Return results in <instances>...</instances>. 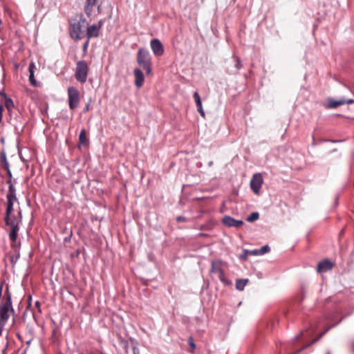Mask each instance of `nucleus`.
Instances as JSON below:
<instances>
[{
    "instance_id": "nucleus-1",
    "label": "nucleus",
    "mask_w": 354,
    "mask_h": 354,
    "mask_svg": "<svg viewBox=\"0 0 354 354\" xmlns=\"http://www.w3.org/2000/svg\"><path fill=\"white\" fill-rule=\"evenodd\" d=\"M103 0H86L84 12L91 19H95L102 12Z\"/></svg>"
},
{
    "instance_id": "nucleus-39",
    "label": "nucleus",
    "mask_w": 354,
    "mask_h": 354,
    "mask_svg": "<svg viewBox=\"0 0 354 354\" xmlns=\"http://www.w3.org/2000/svg\"><path fill=\"white\" fill-rule=\"evenodd\" d=\"M39 305H40V304H39V301H36V302H35V306H36L39 307Z\"/></svg>"
},
{
    "instance_id": "nucleus-7",
    "label": "nucleus",
    "mask_w": 354,
    "mask_h": 354,
    "mask_svg": "<svg viewBox=\"0 0 354 354\" xmlns=\"http://www.w3.org/2000/svg\"><path fill=\"white\" fill-rule=\"evenodd\" d=\"M21 222V220H19L17 222H15L14 221H9V224L8 225H10L9 239L11 241V248L21 247V241H17L18 232L20 228Z\"/></svg>"
},
{
    "instance_id": "nucleus-42",
    "label": "nucleus",
    "mask_w": 354,
    "mask_h": 354,
    "mask_svg": "<svg viewBox=\"0 0 354 354\" xmlns=\"http://www.w3.org/2000/svg\"><path fill=\"white\" fill-rule=\"evenodd\" d=\"M327 354H330V352L328 351V352L327 353Z\"/></svg>"
},
{
    "instance_id": "nucleus-37",
    "label": "nucleus",
    "mask_w": 354,
    "mask_h": 354,
    "mask_svg": "<svg viewBox=\"0 0 354 354\" xmlns=\"http://www.w3.org/2000/svg\"><path fill=\"white\" fill-rule=\"evenodd\" d=\"M71 236H72V232H70V235H69V236H68V238H65L64 241H65L66 242L69 241L71 240Z\"/></svg>"
},
{
    "instance_id": "nucleus-15",
    "label": "nucleus",
    "mask_w": 354,
    "mask_h": 354,
    "mask_svg": "<svg viewBox=\"0 0 354 354\" xmlns=\"http://www.w3.org/2000/svg\"><path fill=\"white\" fill-rule=\"evenodd\" d=\"M133 73L135 76V84L138 88H140L145 81L144 74L138 68H134Z\"/></svg>"
},
{
    "instance_id": "nucleus-10",
    "label": "nucleus",
    "mask_w": 354,
    "mask_h": 354,
    "mask_svg": "<svg viewBox=\"0 0 354 354\" xmlns=\"http://www.w3.org/2000/svg\"><path fill=\"white\" fill-rule=\"evenodd\" d=\"M263 182V180L261 174H255L253 175L250 180V188L254 194H259Z\"/></svg>"
},
{
    "instance_id": "nucleus-19",
    "label": "nucleus",
    "mask_w": 354,
    "mask_h": 354,
    "mask_svg": "<svg viewBox=\"0 0 354 354\" xmlns=\"http://www.w3.org/2000/svg\"><path fill=\"white\" fill-rule=\"evenodd\" d=\"M1 162L2 167L6 170H8V168H10L9 163L7 160L6 154L4 151H2L1 153Z\"/></svg>"
},
{
    "instance_id": "nucleus-8",
    "label": "nucleus",
    "mask_w": 354,
    "mask_h": 354,
    "mask_svg": "<svg viewBox=\"0 0 354 354\" xmlns=\"http://www.w3.org/2000/svg\"><path fill=\"white\" fill-rule=\"evenodd\" d=\"M68 95L69 108L73 110L76 109L79 104L80 93L76 88L71 86L68 88Z\"/></svg>"
},
{
    "instance_id": "nucleus-12",
    "label": "nucleus",
    "mask_w": 354,
    "mask_h": 354,
    "mask_svg": "<svg viewBox=\"0 0 354 354\" xmlns=\"http://www.w3.org/2000/svg\"><path fill=\"white\" fill-rule=\"evenodd\" d=\"M354 103V100L349 99L345 100L344 98L340 99L339 100H335L333 98H328V104L326 105L327 108L329 109H335L339 106L344 105L345 104H351Z\"/></svg>"
},
{
    "instance_id": "nucleus-34",
    "label": "nucleus",
    "mask_w": 354,
    "mask_h": 354,
    "mask_svg": "<svg viewBox=\"0 0 354 354\" xmlns=\"http://www.w3.org/2000/svg\"><path fill=\"white\" fill-rule=\"evenodd\" d=\"M6 93L4 92L3 88H0V95L4 97L6 95Z\"/></svg>"
},
{
    "instance_id": "nucleus-40",
    "label": "nucleus",
    "mask_w": 354,
    "mask_h": 354,
    "mask_svg": "<svg viewBox=\"0 0 354 354\" xmlns=\"http://www.w3.org/2000/svg\"><path fill=\"white\" fill-rule=\"evenodd\" d=\"M15 69H18V68H19V64H15Z\"/></svg>"
},
{
    "instance_id": "nucleus-38",
    "label": "nucleus",
    "mask_w": 354,
    "mask_h": 354,
    "mask_svg": "<svg viewBox=\"0 0 354 354\" xmlns=\"http://www.w3.org/2000/svg\"><path fill=\"white\" fill-rule=\"evenodd\" d=\"M189 344H190V346H191L192 347L195 348V344H194V343L193 342V341H192V339H190Z\"/></svg>"
},
{
    "instance_id": "nucleus-11",
    "label": "nucleus",
    "mask_w": 354,
    "mask_h": 354,
    "mask_svg": "<svg viewBox=\"0 0 354 354\" xmlns=\"http://www.w3.org/2000/svg\"><path fill=\"white\" fill-rule=\"evenodd\" d=\"M150 47L154 55L162 56L164 53V47L158 39H153L150 42Z\"/></svg>"
},
{
    "instance_id": "nucleus-9",
    "label": "nucleus",
    "mask_w": 354,
    "mask_h": 354,
    "mask_svg": "<svg viewBox=\"0 0 354 354\" xmlns=\"http://www.w3.org/2000/svg\"><path fill=\"white\" fill-rule=\"evenodd\" d=\"M210 272L212 274H217L220 281L224 284H230L228 281L225 279L224 270L221 266V262L212 261L211 263Z\"/></svg>"
},
{
    "instance_id": "nucleus-18",
    "label": "nucleus",
    "mask_w": 354,
    "mask_h": 354,
    "mask_svg": "<svg viewBox=\"0 0 354 354\" xmlns=\"http://www.w3.org/2000/svg\"><path fill=\"white\" fill-rule=\"evenodd\" d=\"M3 97L5 99V106L6 109L8 111H11L15 107V104L12 100L8 97L7 95H6Z\"/></svg>"
},
{
    "instance_id": "nucleus-4",
    "label": "nucleus",
    "mask_w": 354,
    "mask_h": 354,
    "mask_svg": "<svg viewBox=\"0 0 354 354\" xmlns=\"http://www.w3.org/2000/svg\"><path fill=\"white\" fill-rule=\"evenodd\" d=\"M88 25L86 19L82 17L79 20H74L70 24L71 37L75 40H80L84 37L82 28Z\"/></svg>"
},
{
    "instance_id": "nucleus-32",
    "label": "nucleus",
    "mask_w": 354,
    "mask_h": 354,
    "mask_svg": "<svg viewBox=\"0 0 354 354\" xmlns=\"http://www.w3.org/2000/svg\"><path fill=\"white\" fill-rule=\"evenodd\" d=\"M98 28L101 29L103 26V21L100 19L97 24H95Z\"/></svg>"
},
{
    "instance_id": "nucleus-29",
    "label": "nucleus",
    "mask_w": 354,
    "mask_h": 354,
    "mask_svg": "<svg viewBox=\"0 0 354 354\" xmlns=\"http://www.w3.org/2000/svg\"><path fill=\"white\" fill-rule=\"evenodd\" d=\"M176 220L178 222H185L187 221V218H185V216H178Z\"/></svg>"
},
{
    "instance_id": "nucleus-20",
    "label": "nucleus",
    "mask_w": 354,
    "mask_h": 354,
    "mask_svg": "<svg viewBox=\"0 0 354 354\" xmlns=\"http://www.w3.org/2000/svg\"><path fill=\"white\" fill-rule=\"evenodd\" d=\"M248 281V279H237L236 281V288L239 290H243Z\"/></svg>"
},
{
    "instance_id": "nucleus-41",
    "label": "nucleus",
    "mask_w": 354,
    "mask_h": 354,
    "mask_svg": "<svg viewBox=\"0 0 354 354\" xmlns=\"http://www.w3.org/2000/svg\"><path fill=\"white\" fill-rule=\"evenodd\" d=\"M6 346H8V342L6 343ZM6 347H7V346H6ZM6 349V348H5L3 350V353H5Z\"/></svg>"
},
{
    "instance_id": "nucleus-36",
    "label": "nucleus",
    "mask_w": 354,
    "mask_h": 354,
    "mask_svg": "<svg viewBox=\"0 0 354 354\" xmlns=\"http://www.w3.org/2000/svg\"><path fill=\"white\" fill-rule=\"evenodd\" d=\"M89 108H90V104L88 103L84 107V112H85V113L87 112L89 110Z\"/></svg>"
},
{
    "instance_id": "nucleus-6",
    "label": "nucleus",
    "mask_w": 354,
    "mask_h": 354,
    "mask_svg": "<svg viewBox=\"0 0 354 354\" xmlns=\"http://www.w3.org/2000/svg\"><path fill=\"white\" fill-rule=\"evenodd\" d=\"M88 74V66L87 63L84 61H78L77 62L75 77L77 81L80 83H85L87 80Z\"/></svg>"
},
{
    "instance_id": "nucleus-24",
    "label": "nucleus",
    "mask_w": 354,
    "mask_h": 354,
    "mask_svg": "<svg viewBox=\"0 0 354 354\" xmlns=\"http://www.w3.org/2000/svg\"><path fill=\"white\" fill-rule=\"evenodd\" d=\"M259 217V214L258 212H252L250 214V216L247 218V221L252 222L257 221Z\"/></svg>"
},
{
    "instance_id": "nucleus-21",
    "label": "nucleus",
    "mask_w": 354,
    "mask_h": 354,
    "mask_svg": "<svg viewBox=\"0 0 354 354\" xmlns=\"http://www.w3.org/2000/svg\"><path fill=\"white\" fill-rule=\"evenodd\" d=\"M79 140H80V143L82 145H84L88 142V140L86 138V131L84 129H82L80 131V133L79 136Z\"/></svg>"
},
{
    "instance_id": "nucleus-26",
    "label": "nucleus",
    "mask_w": 354,
    "mask_h": 354,
    "mask_svg": "<svg viewBox=\"0 0 354 354\" xmlns=\"http://www.w3.org/2000/svg\"><path fill=\"white\" fill-rule=\"evenodd\" d=\"M270 247L268 245H266L259 249L260 252H259V254H261V255H263V254L270 252Z\"/></svg>"
},
{
    "instance_id": "nucleus-17",
    "label": "nucleus",
    "mask_w": 354,
    "mask_h": 354,
    "mask_svg": "<svg viewBox=\"0 0 354 354\" xmlns=\"http://www.w3.org/2000/svg\"><path fill=\"white\" fill-rule=\"evenodd\" d=\"M11 248L13 250L14 254H12L10 257V261H11L12 264L15 265L17 262L18 259L20 257V252H19L20 247Z\"/></svg>"
},
{
    "instance_id": "nucleus-35",
    "label": "nucleus",
    "mask_w": 354,
    "mask_h": 354,
    "mask_svg": "<svg viewBox=\"0 0 354 354\" xmlns=\"http://www.w3.org/2000/svg\"><path fill=\"white\" fill-rule=\"evenodd\" d=\"M6 171H7L8 176L9 178H10L9 180H11V178H12V173H11V171H10V168H8V170H6Z\"/></svg>"
},
{
    "instance_id": "nucleus-28",
    "label": "nucleus",
    "mask_w": 354,
    "mask_h": 354,
    "mask_svg": "<svg viewBox=\"0 0 354 354\" xmlns=\"http://www.w3.org/2000/svg\"><path fill=\"white\" fill-rule=\"evenodd\" d=\"M234 58L235 61L236 62V63L235 64V67L236 68L237 70H239L243 66V65L241 62V60L238 57H234Z\"/></svg>"
},
{
    "instance_id": "nucleus-13",
    "label": "nucleus",
    "mask_w": 354,
    "mask_h": 354,
    "mask_svg": "<svg viewBox=\"0 0 354 354\" xmlns=\"http://www.w3.org/2000/svg\"><path fill=\"white\" fill-rule=\"evenodd\" d=\"M334 266V263L328 259H325L317 264V272H326L331 270Z\"/></svg>"
},
{
    "instance_id": "nucleus-5",
    "label": "nucleus",
    "mask_w": 354,
    "mask_h": 354,
    "mask_svg": "<svg viewBox=\"0 0 354 354\" xmlns=\"http://www.w3.org/2000/svg\"><path fill=\"white\" fill-rule=\"evenodd\" d=\"M10 311L14 312L10 295L0 306V331L2 330L9 319Z\"/></svg>"
},
{
    "instance_id": "nucleus-2",
    "label": "nucleus",
    "mask_w": 354,
    "mask_h": 354,
    "mask_svg": "<svg viewBox=\"0 0 354 354\" xmlns=\"http://www.w3.org/2000/svg\"><path fill=\"white\" fill-rule=\"evenodd\" d=\"M7 183L8 185V192L6 196L7 203L5 217L6 225L9 224V216L13 211L14 203L17 201L16 189L15 188L12 180H8Z\"/></svg>"
},
{
    "instance_id": "nucleus-3",
    "label": "nucleus",
    "mask_w": 354,
    "mask_h": 354,
    "mask_svg": "<svg viewBox=\"0 0 354 354\" xmlns=\"http://www.w3.org/2000/svg\"><path fill=\"white\" fill-rule=\"evenodd\" d=\"M137 62L146 71L147 75L151 73V56L147 49L141 48L138 50L137 53Z\"/></svg>"
},
{
    "instance_id": "nucleus-23",
    "label": "nucleus",
    "mask_w": 354,
    "mask_h": 354,
    "mask_svg": "<svg viewBox=\"0 0 354 354\" xmlns=\"http://www.w3.org/2000/svg\"><path fill=\"white\" fill-rule=\"evenodd\" d=\"M193 96H194L197 108L202 106L203 105H202V102L201 100L199 93L197 91H196V92H194Z\"/></svg>"
},
{
    "instance_id": "nucleus-16",
    "label": "nucleus",
    "mask_w": 354,
    "mask_h": 354,
    "mask_svg": "<svg viewBox=\"0 0 354 354\" xmlns=\"http://www.w3.org/2000/svg\"><path fill=\"white\" fill-rule=\"evenodd\" d=\"M100 29L95 24L88 26L86 30V36L88 39L92 37H97L100 34Z\"/></svg>"
},
{
    "instance_id": "nucleus-33",
    "label": "nucleus",
    "mask_w": 354,
    "mask_h": 354,
    "mask_svg": "<svg viewBox=\"0 0 354 354\" xmlns=\"http://www.w3.org/2000/svg\"><path fill=\"white\" fill-rule=\"evenodd\" d=\"M259 252H260V251H259V249H256V250H252V251L251 252V253H252V254H254V255H261V254H259Z\"/></svg>"
},
{
    "instance_id": "nucleus-27",
    "label": "nucleus",
    "mask_w": 354,
    "mask_h": 354,
    "mask_svg": "<svg viewBox=\"0 0 354 354\" xmlns=\"http://www.w3.org/2000/svg\"><path fill=\"white\" fill-rule=\"evenodd\" d=\"M35 69H36L35 64L33 62H32L29 64V66H28V71H29L30 75H31V74L34 75Z\"/></svg>"
},
{
    "instance_id": "nucleus-22",
    "label": "nucleus",
    "mask_w": 354,
    "mask_h": 354,
    "mask_svg": "<svg viewBox=\"0 0 354 354\" xmlns=\"http://www.w3.org/2000/svg\"><path fill=\"white\" fill-rule=\"evenodd\" d=\"M330 329V328H328L326 330H325L324 332H322L316 339H315L310 344L306 345V346H304L301 350L298 351L297 353L300 352L301 350H304V348L310 346V345L315 343L317 341H318L327 331Z\"/></svg>"
},
{
    "instance_id": "nucleus-31",
    "label": "nucleus",
    "mask_w": 354,
    "mask_h": 354,
    "mask_svg": "<svg viewBox=\"0 0 354 354\" xmlns=\"http://www.w3.org/2000/svg\"><path fill=\"white\" fill-rule=\"evenodd\" d=\"M89 39H90L88 38V39L86 41V42L83 45V50H84V51H86L87 48H88V44H89Z\"/></svg>"
},
{
    "instance_id": "nucleus-30",
    "label": "nucleus",
    "mask_w": 354,
    "mask_h": 354,
    "mask_svg": "<svg viewBox=\"0 0 354 354\" xmlns=\"http://www.w3.org/2000/svg\"><path fill=\"white\" fill-rule=\"evenodd\" d=\"M197 110L200 113L201 115L203 117V118H205V112L203 111V106H200L198 108H197Z\"/></svg>"
},
{
    "instance_id": "nucleus-25",
    "label": "nucleus",
    "mask_w": 354,
    "mask_h": 354,
    "mask_svg": "<svg viewBox=\"0 0 354 354\" xmlns=\"http://www.w3.org/2000/svg\"><path fill=\"white\" fill-rule=\"evenodd\" d=\"M29 82H30V84L34 86H39V84L35 79V75H32V74L29 75Z\"/></svg>"
},
{
    "instance_id": "nucleus-14",
    "label": "nucleus",
    "mask_w": 354,
    "mask_h": 354,
    "mask_svg": "<svg viewBox=\"0 0 354 354\" xmlns=\"http://www.w3.org/2000/svg\"><path fill=\"white\" fill-rule=\"evenodd\" d=\"M223 223L227 227H239L243 225L241 220H236L230 216H225L222 219Z\"/></svg>"
}]
</instances>
